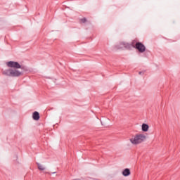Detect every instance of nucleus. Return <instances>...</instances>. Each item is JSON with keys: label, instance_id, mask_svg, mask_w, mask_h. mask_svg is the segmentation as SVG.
<instances>
[{"label": "nucleus", "instance_id": "1", "mask_svg": "<svg viewBox=\"0 0 180 180\" xmlns=\"http://www.w3.org/2000/svg\"><path fill=\"white\" fill-rule=\"evenodd\" d=\"M6 65L9 68V69L3 70V75L14 77H21V75H23V72L19 70V68H22V65H20L19 63L15 61H8L6 62Z\"/></svg>", "mask_w": 180, "mask_h": 180}, {"label": "nucleus", "instance_id": "2", "mask_svg": "<svg viewBox=\"0 0 180 180\" xmlns=\"http://www.w3.org/2000/svg\"><path fill=\"white\" fill-rule=\"evenodd\" d=\"M146 139H147L146 135L143 134H137L132 136L129 139V141L132 146H139V144H141V143L146 141Z\"/></svg>", "mask_w": 180, "mask_h": 180}, {"label": "nucleus", "instance_id": "3", "mask_svg": "<svg viewBox=\"0 0 180 180\" xmlns=\"http://www.w3.org/2000/svg\"><path fill=\"white\" fill-rule=\"evenodd\" d=\"M134 48L136 49L139 53H144V51H146V46L141 42H137L135 44Z\"/></svg>", "mask_w": 180, "mask_h": 180}, {"label": "nucleus", "instance_id": "4", "mask_svg": "<svg viewBox=\"0 0 180 180\" xmlns=\"http://www.w3.org/2000/svg\"><path fill=\"white\" fill-rule=\"evenodd\" d=\"M122 174L123 176H130L131 172H130V169L126 168L122 172Z\"/></svg>", "mask_w": 180, "mask_h": 180}, {"label": "nucleus", "instance_id": "5", "mask_svg": "<svg viewBox=\"0 0 180 180\" xmlns=\"http://www.w3.org/2000/svg\"><path fill=\"white\" fill-rule=\"evenodd\" d=\"M150 129V126L148 124L143 123L141 125V130L142 131L147 132L148 131V129Z\"/></svg>", "mask_w": 180, "mask_h": 180}, {"label": "nucleus", "instance_id": "6", "mask_svg": "<svg viewBox=\"0 0 180 180\" xmlns=\"http://www.w3.org/2000/svg\"><path fill=\"white\" fill-rule=\"evenodd\" d=\"M32 117L34 120H39L40 119V114H39V112L35 111L32 114Z\"/></svg>", "mask_w": 180, "mask_h": 180}, {"label": "nucleus", "instance_id": "7", "mask_svg": "<svg viewBox=\"0 0 180 180\" xmlns=\"http://www.w3.org/2000/svg\"><path fill=\"white\" fill-rule=\"evenodd\" d=\"M37 165L38 167V169H39V171H44V169H46V167H44V165L37 162Z\"/></svg>", "mask_w": 180, "mask_h": 180}, {"label": "nucleus", "instance_id": "8", "mask_svg": "<svg viewBox=\"0 0 180 180\" xmlns=\"http://www.w3.org/2000/svg\"><path fill=\"white\" fill-rule=\"evenodd\" d=\"M123 46H124L125 47H127V49H129V47H130V44H127V43H123Z\"/></svg>", "mask_w": 180, "mask_h": 180}, {"label": "nucleus", "instance_id": "9", "mask_svg": "<svg viewBox=\"0 0 180 180\" xmlns=\"http://www.w3.org/2000/svg\"><path fill=\"white\" fill-rule=\"evenodd\" d=\"M141 74H143V72H139V75H141Z\"/></svg>", "mask_w": 180, "mask_h": 180}]
</instances>
